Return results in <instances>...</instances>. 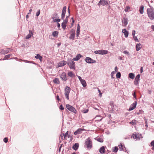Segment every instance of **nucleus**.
<instances>
[{"instance_id": "26", "label": "nucleus", "mask_w": 154, "mask_h": 154, "mask_svg": "<svg viewBox=\"0 0 154 154\" xmlns=\"http://www.w3.org/2000/svg\"><path fill=\"white\" fill-rule=\"evenodd\" d=\"M32 35V31L30 30L29 31V33L26 36V39L29 38L31 36V35Z\"/></svg>"}, {"instance_id": "24", "label": "nucleus", "mask_w": 154, "mask_h": 154, "mask_svg": "<svg viewBox=\"0 0 154 154\" xmlns=\"http://www.w3.org/2000/svg\"><path fill=\"white\" fill-rule=\"evenodd\" d=\"M140 45L141 44L140 43H137V44L136 46V48L137 51H138L141 48V47H140Z\"/></svg>"}, {"instance_id": "18", "label": "nucleus", "mask_w": 154, "mask_h": 154, "mask_svg": "<svg viewBox=\"0 0 154 154\" xmlns=\"http://www.w3.org/2000/svg\"><path fill=\"white\" fill-rule=\"evenodd\" d=\"M82 57V56L80 54H78L75 57L73 58V60L75 61H78L79 60L80 58Z\"/></svg>"}, {"instance_id": "50", "label": "nucleus", "mask_w": 154, "mask_h": 154, "mask_svg": "<svg viewBox=\"0 0 154 154\" xmlns=\"http://www.w3.org/2000/svg\"><path fill=\"white\" fill-rule=\"evenodd\" d=\"M60 137L61 139L62 140L64 139V138H63V137H64V134H61L60 135Z\"/></svg>"}, {"instance_id": "28", "label": "nucleus", "mask_w": 154, "mask_h": 154, "mask_svg": "<svg viewBox=\"0 0 154 154\" xmlns=\"http://www.w3.org/2000/svg\"><path fill=\"white\" fill-rule=\"evenodd\" d=\"M53 82H54V83L55 84H59L60 83L59 79H58L57 78L54 79L53 80Z\"/></svg>"}, {"instance_id": "22", "label": "nucleus", "mask_w": 154, "mask_h": 154, "mask_svg": "<svg viewBox=\"0 0 154 154\" xmlns=\"http://www.w3.org/2000/svg\"><path fill=\"white\" fill-rule=\"evenodd\" d=\"M105 150L103 146L101 147L99 149V152L100 153L103 154L105 152Z\"/></svg>"}, {"instance_id": "9", "label": "nucleus", "mask_w": 154, "mask_h": 154, "mask_svg": "<svg viewBox=\"0 0 154 154\" xmlns=\"http://www.w3.org/2000/svg\"><path fill=\"white\" fill-rule=\"evenodd\" d=\"M85 60L86 63H94L96 62L95 60H93L89 57H86L85 59Z\"/></svg>"}, {"instance_id": "37", "label": "nucleus", "mask_w": 154, "mask_h": 154, "mask_svg": "<svg viewBox=\"0 0 154 154\" xmlns=\"http://www.w3.org/2000/svg\"><path fill=\"white\" fill-rule=\"evenodd\" d=\"M89 110L87 109H85L82 110V112L84 113H86L88 112Z\"/></svg>"}, {"instance_id": "23", "label": "nucleus", "mask_w": 154, "mask_h": 154, "mask_svg": "<svg viewBox=\"0 0 154 154\" xmlns=\"http://www.w3.org/2000/svg\"><path fill=\"white\" fill-rule=\"evenodd\" d=\"M35 57L37 59H39L41 61H42V57L39 54H36Z\"/></svg>"}, {"instance_id": "64", "label": "nucleus", "mask_w": 154, "mask_h": 154, "mask_svg": "<svg viewBox=\"0 0 154 154\" xmlns=\"http://www.w3.org/2000/svg\"><path fill=\"white\" fill-rule=\"evenodd\" d=\"M32 11V9H30V10H29V13H28V14H31L30 12H31V11Z\"/></svg>"}, {"instance_id": "59", "label": "nucleus", "mask_w": 154, "mask_h": 154, "mask_svg": "<svg viewBox=\"0 0 154 154\" xmlns=\"http://www.w3.org/2000/svg\"><path fill=\"white\" fill-rule=\"evenodd\" d=\"M57 100H58V101H60V99L59 98V96L57 95Z\"/></svg>"}, {"instance_id": "25", "label": "nucleus", "mask_w": 154, "mask_h": 154, "mask_svg": "<svg viewBox=\"0 0 154 154\" xmlns=\"http://www.w3.org/2000/svg\"><path fill=\"white\" fill-rule=\"evenodd\" d=\"M80 82L84 87H85L86 86V83L85 81V80L83 79L82 80V81H80Z\"/></svg>"}, {"instance_id": "27", "label": "nucleus", "mask_w": 154, "mask_h": 154, "mask_svg": "<svg viewBox=\"0 0 154 154\" xmlns=\"http://www.w3.org/2000/svg\"><path fill=\"white\" fill-rule=\"evenodd\" d=\"M58 17V14L56 13H54L52 15V18L54 20V19L57 18Z\"/></svg>"}, {"instance_id": "48", "label": "nucleus", "mask_w": 154, "mask_h": 154, "mask_svg": "<svg viewBox=\"0 0 154 154\" xmlns=\"http://www.w3.org/2000/svg\"><path fill=\"white\" fill-rule=\"evenodd\" d=\"M68 138H70V141H72V139H73V138H72V136H71L70 135H69L68 136Z\"/></svg>"}, {"instance_id": "12", "label": "nucleus", "mask_w": 154, "mask_h": 154, "mask_svg": "<svg viewBox=\"0 0 154 154\" xmlns=\"http://www.w3.org/2000/svg\"><path fill=\"white\" fill-rule=\"evenodd\" d=\"M128 20L127 18H123L122 20V25L123 26H126L128 24Z\"/></svg>"}, {"instance_id": "3", "label": "nucleus", "mask_w": 154, "mask_h": 154, "mask_svg": "<svg viewBox=\"0 0 154 154\" xmlns=\"http://www.w3.org/2000/svg\"><path fill=\"white\" fill-rule=\"evenodd\" d=\"M73 59H70L68 60L67 64L69 67L71 69H75V62H74Z\"/></svg>"}, {"instance_id": "44", "label": "nucleus", "mask_w": 154, "mask_h": 154, "mask_svg": "<svg viewBox=\"0 0 154 154\" xmlns=\"http://www.w3.org/2000/svg\"><path fill=\"white\" fill-rule=\"evenodd\" d=\"M130 8L129 6H126L125 9V12H128V10L130 9Z\"/></svg>"}, {"instance_id": "45", "label": "nucleus", "mask_w": 154, "mask_h": 154, "mask_svg": "<svg viewBox=\"0 0 154 154\" xmlns=\"http://www.w3.org/2000/svg\"><path fill=\"white\" fill-rule=\"evenodd\" d=\"M8 140V139L7 137H5L4 138L3 141L5 143H7Z\"/></svg>"}, {"instance_id": "42", "label": "nucleus", "mask_w": 154, "mask_h": 154, "mask_svg": "<svg viewBox=\"0 0 154 154\" xmlns=\"http://www.w3.org/2000/svg\"><path fill=\"white\" fill-rule=\"evenodd\" d=\"M53 20L54 22H56L58 23V22H60V19H57L56 18L54 19Z\"/></svg>"}, {"instance_id": "17", "label": "nucleus", "mask_w": 154, "mask_h": 154, "mask_svg": "<svg viewBox=\"0 0 154 154\" xmlns=\"http://www.w3.org/2000/svg\"><path fill=\"white\" fill-rule=\"evenodd\" d=\"M122 32L124 34L125 37L127 38L128 35V32L126 29H123Z\"/></svg>"}, {"instance_id": "63", "label": "nucleus", "mask_w": 154, "mask_h": 154, "mask_svg": "<svg viewBox=\"0 0 154 154\" xmlns=\"http://www.w3.org/2000/svg\"><path fill=\"white\" fill-rule=\"evenodd\" d=\"M151 28L154 31V25H152L151 26Z\"/></svg>"}, {"instance_id": "57", "label": "nucleus", "mask_w": 154, "mask_h": 154, "mask_svg": "<svg viewBox=\"0 0 154 154\" xmlns=\"http://www.w3.org/2000/svg\"><path fill=\"white\" fill-rule=\"evenodd\" d=\"M144 121H145L146 124H147V121H148L147 119L146 118H144Z\"/></svg>"}, {"instance_id": "32", "label": "nucleus", "mask_w": 154, "mask_h": 154, "mask_svg": "<svg viewBox=\"0 0 154 154\" xmlns=\"http://www.w3.org/2000/svg\"><path fill=\"white\" fill-rule=\"evenodd\" d=\"M129 77L131 79H134V74L132 73H131L129 74Z\"/></svg>"}, {"instance_id": "60", "label": "nucleus", "mask_w": 154, "mask_h": 154, "mask_svg": "<svg viewBox=\"0 0 154 154\" xmlns=\"http://www.w3.org/2000/svg\"><path fill=\"white\" fill-rule=\"evenodd\" d=\"M68 12L69 13V15H70V9H69V7L68 8Z\"/></svg>"}, {"instance_id": "2", "label": "nucleus", "mask_w": 154, "mask_h": 154, "mask_svg": "<svg viewBox=\"0 0 154 154\" xmlns=\"http://www.w3.org/2000/svg\"><path fill=\"white\" fill-rule=\"evenodd\" d=\"M147 12L149 18L151 20L154 19V12L151 8H148L147 9Z\"/></svg>"}, {"instance_id": "43", "label": "nucleus", "mask_w": 154, "mask_h": 154, "mask_svg": "<svg viewBox=\"0 0 154 154\" xmlns=\"http://www.w3.org/2000/svg\"><path fill=\"white\" fill-rule=\"evenodd\" d=\"M133 37L134 39L135 42H138V40L137 36H133Z\"/></svg>"}, {"instance_id": "13", "label": "nucleus", "mask_w": 154, "mask_h": 154, "mask_svg": "<svg viewBox=\"0 0 154 154\" xmlns=\"http://www.w3.org/2000/svg\"><path fill=\"white\" fill-rule=\"evenodd\" d=\"M140 75L139 74H138L136 77L134 81V84L135 85H137L138 84V82L140 80Z\"/></svg>"}, {"instance_id": "11", "label": "nucleus", "mask_w": 154, "mask_h": 154, "mask_svg": "<svg viewBox=\"0 0 154 154\" xmlns=\"http://www.w3.org/2000/svg\"><path fill=\"white\" fill-rule=\"evenodd\" d=\"M137 104V101H135L134 103L131 104L129 108V110L131 111L134 109L136 107Z\"/></svg>"}, {"instance_id": "4", "label": "nucleus", "mask_w": 154, "mask_h": 154, "mask_svg": "<svg viewBox=\"0 0 154 154\" xmlns=\"http://www.w3.org/2000/svg\"><path fill=\"white\" fill-rule=\"evenodd\" d=\"M71 89L68 86H66L65 88V95L67 100H69V94L70 91Z\"/></svg>"}, {"instance_id": "20", "label": "nucleus", "mask_w": 154, "mask_h": 154, "mask_svg": "<svg viewBox=\"0 0 154 154\" xmlns=\"http://www.w3.org/2000/svg\"><path fill=\"white\" fill-rule=\"evenodd\" d=\"M80 26L79 24H78L77 26V29L76 31V36L78 37L79 36L80 33Z\"/></svg>"}, {"instance_id": "62", "label": "nucleus", "mask_w": 154, "mask_h": 154, "mask_svg": "<svg viewBox=\"0 0 154 154\" xmlns=\"http://www.w3.org/2000/svg\"><path fill=\"white\" fill-rule=\"evenodd\" d=\"M120 60H123L122 57L121 56H119L118 58Z\"/></svg>"}, {"instance_id": "33", "label": "nucleus", "mask_w": 154, "mask_h": 154, "mask_svg": "<svg viewBox=\"0 0 154 154\" xmlns=\"http://www.w3.org/2000/svg\"><path fill=\"white\" fill-rule=\"evenodd\" d=\"M137 121L135 120H133L131 122H130V124H131L132 125H135L137 123Z\"/></svg>"}, {"instance_id": "1", "label": "nucleus", "mask_w": 154, "mask_h": 154, "mask_svg": "<svg viewBox=\"0 0 154 154\" xmlns=\"http://www.w3.org/2000/svg\"><path fill=\"white\" fill-rule=\"evenodd\" d=\"M66 6H64L63 8L62 14H61V19L63 20L65 22H68V18L69 16V15L68 16H66L65 20H64L65 16V14L66 13Z\"/></svg>"}, {"instance_id": "51", "label": "nucleus", "mask_w": 154, "mask_h": 154, "mask_svg": "<svg viewBox=\"0 0 154 154\" xmlns=\"http://www.w3.org/2000/svg\"><path fill=\"white\" fill-rule=\"evenodd\" d=\"M133 95L134 97V98L135 100H137V98L136 96V93L135 92H134V93L133 94Z\"/></svg>"}, {"instance_id": "14", "label": "nucleus", "mask_w": 154, "mask_h": 154, "mask_svg": "<svg viewBox=\"0 0 154 154\" xmlns=\"http://www.w3.org/2000/svg\"><path fill=\"white\" fill-rule=\"evenodd\" d=\"M84 130L85 129L84 128H79L74 132V134H75V135H76L77 134H80L82 133V132L83 131H84Z\"/></svg>"}, {"instance_id": "6", "label": "nucleus", "mask_w": 154, "mask_h": 154, "mask_svg": "<svg viewBox=\"0 0 154 154\" xmlns=\"http://www.w3.org/2000/svg\"><path fill=\"white\" fill-rule=\"evenodd\" d=\"M67 109L69 111L76 114L77 112V111L72 106L69 104H67L66 105Z\"/></svg>"}, {"instance_id": "58", "label": "nucleus", "mask_w": 154, "mask_h": 154, "mask_svg": "<svg viewBox=\"0 0 154 154\" xmlns=\"http://www.w3.org/2000/svg\"><path fill=\"white\" fill-rule=\"evenodd\" d=\"M71 19L72 20V25L73 24V23H74V20L73 19V17H72L71 18Z\"/></svg>"}, {"instance_id": "38", "label": "nucleus", "mask_w": 154, "mask_h": 154, "mask_svg": "<svg viewBox=\"0 0 154 154\" xmlns=\"http://www.w3.org/2000/svg\"><path fill=\"white\" fill-rule=\"evenodd\" d=\"M150 144L151 146H153L152 149L154 151V140L152 141L151 142Z\"/></svg>"}, {"instance_id": "47", "label": "nucleus", "mask_w": 154, "mask_h": 154, "mask_svg": "<svg viewBox=\"0 0 154 154\" xmlns=\"http://www.w3.org/2000/svg\"><path fill=\"white\" fill-rule=\"evenodd\" d=\"M97 140L98 141L100 142H103V139H102V138H97Z\"/></svg>"}, {"instance_id": "41", "label": "nucleus", "mask_w": 154, "mask_h": 154, "mask_svg": "<svg viewBox=\"0 0 154 154\" xmlns=\"http://www.w3.org/2000/svg\"><path fill=\"white\" fill-rule=\"evenodd\" d=\"M68 131H67L65 134H64V139H65L66 137L67 136H68L69 135H68Z\"/></svg>"}, {"instance_id": "53", "label": "nucleus", "mask_w": 154, "mask_h": 154, "mask_svg": "<svg viewBox=\"0 0 154 154\" xmlns=\"http://www.w3.org/2000/svg\"><path fill=\"white\" fill-rule=\"evenodd\" d=\"M123 53L125 54H126L128 55H129V53L127 51H124L123 52Z\"/></svg>"}, {"instance_id": "39", "label": "nucleus", "mask_w": 154, "mask_h": 154, "mask_svg": "<svg viewBox=\"0 0 154 154\" xmlns=\"http://www.w3.org/2000/svg\"><path fill=\"white\" fill-rule=\"evenodd\" d=\"M118 149L117 147L115 146L114 147V149H113V151L114 152H117Z\"/></svg>"}, {"instance_id": "46", "label": "nucleus", "mask_w": 154, "mask_h": 154, "mask_svg": "<svg viewBox=\"0 0 154 154\" xmlns=\"http://www.w3.org/2000/svg\"><path fill=\"white\" fill-rule=\"evenodd\" d=\"M137 139H140L141 138H142L143 137L142 136V135L141 134H137Z\"/></svg>"}, {"instance_id": "7", "label": "nucleus", "mask_w": 154, "mask_h": 154, "mask_svg": "<svg viewBox=\"0 0 154 154\" xmlns=\"http://www.w3.org/2000/svg\"><path fill=\"white\" fill-rule=\"evenodd\" d=\"M94 53L96 54L103 55L107 54L108 51L105 50H100L95 51Z\"/></svg>"}, {"instance_id": "15", "label": "nucleus", "mask_w": 154, "mask_h": 154, "mask_svg": "<svg viewBox=\"0 0 154 154\" xmlns=\"http://www.w3.org/2000/svg\"><path fill=\"white\" fill-rule=\"evenodd\" d=\"M67 62L66 61L63 60L59 62L58 64V66L59 67H61L64 66L66 65Z\"/></svg>"}, {"instance_id": "8", "label": "nucleus", "mask_w": 154, "mask_h": 154, "mask_svg": "<svg viewBox=\"0 0 154 154\" xmlns=\"http://www.w3.org/2000/svg\"><path fill=\"white\" fill-rule=\"evenodd\" d=\"M75 30L72 29L70 31V36L69 37V38L70 40H72L74 39V38L75 36Z\"/></svg>"}, {"instance_id": "16", "label": "nucleus", "mask_w": 154, "mask_h": 154, "mask_svg": "<svg viewBox=\"0 0 154 154\" xmlns=\"http://www.w3.org/2000/svg\"><path fill=\"white\" fill-rule=\"evenodd\" d=\"M61 78L63 80L66 81L67 79L66 73L65 72H63L60 75Z\"/></svg>"}, {"instance_id": "29", "label": "nucleus", "mask_w": 154, "mask_h": 154, "mask_svg": "<svg viewBox=\"0 0 154 154\" xmlns=\"http://www.w3.org/2000/svg\"><path fill=\"white\" fill-rule=\"evenodd\" d=\"M143 8L144 7L143 5L141 6L140 8V12L141 14H143Z\"/></svg>"}, {"instance_id": "30", "label": "nucleus", "mask_w": 154, "mask_h": 154, "mask_svg": "<svg viewBox=\"0 0 154 154\" xmlns=\"http://www.w3.org/2000/svg\"><path fill=\"white\" fill-rule=\"evenodd\" d=\"M58 32L57 31H55L52 32V35L54 37H56L58 35Z\"/></svg>"}, {"instance_id": "21", "label": "nucleus", "mask_w": 154, "mask_h": 154, "mask_svg": "<svg viewBox=\"0 0 154 154\" xmlns=\"http://www.w3.org/2000/svg\"><path fill=\"white\" fill-rule=\"evenodd\" d=\"M67 23V22H65L63 20V22L62 23L61 26L64 30H65L66 29V24Z\"/></svg>"}, {"instance_id": "40", "label": "nucleus", "mask_w": 154, "mask_h": 154, "mask_svg": "<svg viewBox=\"0 0 154 154\" xmlns=\"http://www.w3.org/2000/svg\"><path fill=\"white\" fill-rule=\"evenodd\" d=\"M137 134H132V137H133V138H134V139H136V138H137Z\"/></svg>"}, {"instance_id": "5", "label": "nucleus", "mask_w": 154, "mask_h": 154, "mask_svg": "<svg viewBox=\"0 0 154 154\" xmlns=\"http://www.w3.org/2000/svg\"><path fill=\"white\" fill-rule=\"evenodd\" d=\"M85 144L87 148H91L92 147V142L89 137L86 139Z\"/></svg>"}, {"instance_id": "36", "label": "nucleus", "mask_w": 154, "mask_h": 154, "mask_svg": "<svg viewBox=\"0 0 154 154\" xmlns=\"http://www.w3.org/2000/svg\"><path fill=\"white\" fill-rule=\"evenodd\" d=\"M121 75L120 72H118L116 75V77L117 78H120L121 77Z\"/></svg>"}, {"instance_id": "35", "label": "nucleus", "mask_w": 154, "mask_h": 154, "mask_svg": "<svg viewBox=\"0 0 154 154\" xmlns=\"http://www.w3.org/2000/svg\"><path fill=\"white\" fill-rule=\"evenodd\" d=\"M11 55H11L8 54V55H5V57H4V58H3V60H5L8 59L9 58H10V56Z\"/></svg>"}, {"instance_id": "56", "label": "nucleus", "mask_w": 154, "mask_h": 154, "mask_svg": "<svg viewBox=\"0 0 154 154\" xmlns=\"http://www.w3.org/2000/svg\"><path fill=\"white\" fill-rule=\"evenodd\" d=\"M77 77H78V78L80 81H82V80H83L82 79L81 77H80V76H77Z\"/></svg>"}, {"instance_id": "55", "label": "nucleus", "mask_w": 154, "mask_h": 154, "mask_svg": "<svg viewBox=\"0 0 154 154\" xmlns=\"http://www.w3.org/2000/svg\"><path fill=\"white\" fill-rule=\"evenodd\" d=\"M136 32L134 30H133L132 31V35L133 36H135Z\"/></svg>"}, {"instance_id": "61", "label": "nucleus", "mask_w": 154, "mask_h": 154, "mask_svg": "<svg viewBox=\"0 0 154 154\" xmlns=\"http://www.w3.org/2000/svg\"><path fill=\"white\" fill-rule=\"evenodd\" d=\"M115 70L116 72H117L118 70V68L117 66H116L115 68Z\"/></svg>"}, {"instance_id": "19", "label": "nucleus", "mask_w": 154, "mask_h": 154, "mask_svg": "<svg viewBox=\"0 0 154 154\" xmlns=\"http://www.w3.org/2000/svg\"><path fill=\"white\" fill-rule=\"evenodd\" d=\"M79 146V144L78 143H76L73 146L72 148L75 150H76L78 149Z\"/></svg>"}, {"instance_id": "52", "label": "nucleus", "mask_w": 154, "mask_h": 154, "mask_svg": "<svg viewBox=\"0 0 154 154\" xmlns=\"http://www.w3.org/2000/svg\"><path fill=\"white\" fill-rule=\"evenodd\" d=\"M40 14V10H39L36 13V15L37 16H38L39 14Z\"/></svg>"}, {"instance_id": "31", "label": "nucleus", "mask_w": 154, "mask_h": 154, "mask_svg": "<svg viewBox=\"0 0 154 154\" xmlns=\"http://www.w3.org/2000/svg\"><path fill=\"white\" fill-rule=\"evenodd\" d=\"M68 74L69 76L72 78L74 76V75L73 74V72L71 71H70L69 72Z\"/></svg>"}, {"instance_id": "54", "label": "nucleus", "mask_w": 154, "mask_h": 154, "mask_svg": "<svg viewBox=\"0 0 154 154\" xmlns=\"http://www.w3.org/2000/svg\"><path fill=\"white\" fill-rule=\"evenodd\" d=\"M60 109L61 110H63L64 109V108L63 107L62 105H61L60 106Z\"/></svg>"}, {"instance_id": "10", "label": "nucleus", "mask_w": 154, "mask_h": 154, "mask_svg": "<svg viewBox=\"0 0 154 154\" xmlns=\"http://www.w3.org/2000/svg\"><path fill=\"white\" fill-rule=\"evenodd\" d=\"M108 4V2L105 0H100L97 4L98 5L105 6Z\"/></svg>"}, {"instance_id": "34", "label": "nucleus", "mask_w": 154, "mask_h": 154, "mask_svg": "<svg viewBox=\"0 0 154 154\" xmlns=\"http://www.w3.org/2000/svg\"><path fill=\"white\" fill-rule=\"evenodd\" d=\"M119 149H120V150H121V151L122 150H123L124 151L125 150L123 148V146L122 145V144L121 143H120V145H119Z\"/></svg>"}, {"instance_id": "49", "label": "nucleus", "mask_w": 154, "mask_h": 154, "mask_svg": "<svg viewBox=\"0 0 154 154\" xmlns=\"http://www.w3.org/2000/svg\"><path fill=\"white\" fill-rule=\"evenodd\" d=\"M115 72L114 71H112V72L111 74V76L112 78L113 79L114 77H113L114 74H115Z\"/></svg>"}]
</instances>
